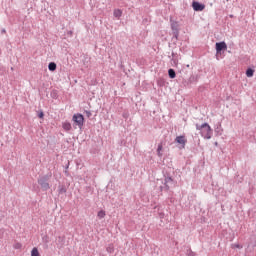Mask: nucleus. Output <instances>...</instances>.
<instances>
[{
    "instance_id": "nucleus-21",
    "label": "nucleus",
    "mask_w": 256,
    "mask_h": 256,
    "mask_svg": "<svg viewBox=\"0 0 256 256\" xmlns=\"http://www.w3.org/2000/svg\"><path fill=\"white\" fill-rule=\"evenodd\" d=\"M172 29H175V27H174V26H172Z\"/></svg>"
},
{
    "instance_id": "nucleus-13",
    "label": "nucleus",
    "mask_w": 256,
    "mask_h": 256,
    "mask_svg": "<svg viewBox=\"0 0 256 256\" xmlns=\"http://www.w3.org/2000/svg\"><path fill=\"white\" fill-rule=\"evenodd\" d=\"M255 73V70L251 69V68H248L247 71H246V76L247 77H253Z\"/></svg>"
},
{
    "instance_id": "nucleus-14",
    "label": "nucleus",
    "mask_w": 256,
    "mask_h": 256,
    "mask_svg": "<svg viewBox=\"0 0 256 256\" xmlns=\"http://www.w3.org/2000/svg\"><path fill=\"white\" fill-rule=\"evenodd\" d=\"M168 75H169L170 79H175V77H176L175 70L169 69Z\"/></svg>"
},
{
    "instance_id": "nucleus-7",
    "label": "nucleus",
    "mask_w": 256,
    "mask_h": 256,
    "mask_svg": "<svg viewBox=\"0 0 256 256\" xmlns=\"http://www.w3.org/2000/svg\"><path fill=\"white\" fill-rule=\"evenodd\" d=\"M121 15H123V11H121V9L114 10V17H116V19H120Z\"/></svg>"
},
{
    "instance_id": "nucleus-3",
    "label": "nucleus",
    "mask_w": 256,
    "mask_h": 256,
    "mask_svg": "<svg viewBox=\"0 0 256 256\" xmlns=\"http://www.w3.org/2000/svg\"><path fill=\"white\" fill-rule=\"evenodd\" d=\"M47 181V176H43L38 179V183L42 187V189H44V191H47L49 189V182Z\"/></svg>"
},
{
    "instance_id": "nucleus-5",
    "label": "nucleus",
    "mask_w": 256,
    "mask_h": 256,
    "mask_svg": "<svg viewBox=\"0 0 256 256\" xmlns=\"http://www.w3.org/2000/svg\"><path fill=\"white\" fill-rule=\"evenodd\" d=\"M227 43L225 42H217L216 43V52L221 53V51H226Z\"/></svg>"
},
{
    "instance_id": "nucleus-11",
    "label": "nucleus",
    "mask_w": 256,
    "mask_h": 256,
    "mask_svg": "<svg viewBox=\"0 0 256 256\" xmlns=\"http://www.w3.org/2000/svg\"><path fill=\"white\" fill-rule=\"evenodd\" d=\"M48 69L49 71H55L57 69V64H55V62L49 63Z\"/></svg>"
},
{
    "instance_id": "nucleus-19",
    "label": "nucleus",
    "mask_w": 256,
    "mask_h": 256,
    "mask_svg": "<svg viewBox=\"0 0 256 256\" xmlns=\"http://www.w3.org/2000/svg\"><path fill=\"white\" fill-rule=\"evenodd\" d=\"M234 247H237V249H241V246H239L238 244L234 245Z\"/></svg>"
},
{
    "instance_id": "nucleus-18",
    "label": "nucleus",
    "mask_w": 256,
    "mask_h": 256,
    "mask_svg": "<svg viewBox=\"0 0 256 256\" xmlns=\"http://www.w3.org/2000/svg\"><path fill=\"white\" fill-rule=\"evenodd\" d=\"M38 117H39L40 119H43V117H45V114H44L43 112H41V113L38 115Z\"/></svg>"
},
{
    "instance_id": "nucleus-20",
    "label": "nucleus",
    "mask_w": 256,
    "mask_h": 256,
    "mask_svg": "<svg viewBox=\"0 0 256 256\" xmlns=\"http://www.w3.org/2000/svg\"><path fill=\"white\" fill-rule=\"evenodd\" d=\"M58 239H59L60 241H63V238H61V237H58Z\"/></svg>"
},
{
    "instance_id": "nucleus-2",
    "label": "nucleus",
    "mask_w": 256,
    "mask_h": 256,
    "mask_svg": "<svg viewBox=\"0 0 256 256\" xmlns=\"http://www.w3.org/2000/svg\"><path fill=\"white\" fill-rule=\"evenodd\" d=\"M72 120L74 121V123L79 127V129L83 128V125L85 123V118L83 117L82 114H75L72 117Z\"/></svg>"
},
{
    "instance_id": "nucleus-8",
    "label": "nucleus",
    "mask_w": 256,
    "mask_h": 256,
    "mask_svg": "<svg viewBox=\"0 0 256 256\" xmlns=\"http://www.w3.org/2000/svg\"><path fill=\"white\" fill-rule=\"evenodd\" d=\"M62 127H63L64 131H71V129H72L71 123H69V122H64L62 124Z\"/></svg>"
},
{
    "instance_id": "nucleus-16",
    "label": "nucleus",
    "mask_w": 256,
    "mask_h": 256,
    "mask_svg": "<svg viewBox=\"0 0 256 256\" xmlns=\"http://www.w3.org/2000/svg\"><path fill=\"white\" fill-rule=\"evenodd\" d=\"M21 247H23V245L19 242H17L15 245H14V249H21Z\"/></svg>"
},
{
    "instance_id": "nucleus-17",
    "label": "nucleus",
    "mask_w": 256,
    "mask_h": 256,
    "mask_svg": "<svg viewBox=\"0 0 256 256\" xmlns=\"http://www.w3.org/2000/svg\"><path fill=\"white\" fill-rule=\"evenodd\" d=\"M107 252H108V253H113V245H110V246L107 248Z\"/></svg>"
},
{
    "instance_id": "nucleus-6",
    "label": "nucleus",
    "mask_w": 256,
    "mask_h": 256,
    "mask_svg": "<svg viewBox=\"0 0 256 256\" xmlns=\"http://www.w3.org/2000/svg\"><path fill=\"white\" fill-rule=\"evenodd\" d=\"M192 7L194 11H204L205 10V5L201 4L199 2H193Z\"/></svg>"
},
{
    "instance_id": "nucleus-12",
    "label": "nucleus",
    "mask_w": 256,
    "mask_h": 256,
    "mask_svg": "<svg viewBox=\"0 0 256 256\" xmlns=\"http://www.w3.org/2000/svg\"><path fill=\"white\" fill-rule=\"evenodd\" d=\"M31 256H41V254L39 253V249H37V247H34L32 249Z\"/></svg>"
},
{
    "instance_id": "nucleus-4",
    "label": "nucleus",
    "mask_w": 256,
    "mask_h": 256,
    "mask_svg": "<svg viewBox=\"0 0 256 256\" xmlns=\"http://www.w3.org/2000/svg\"><path fill=\"white\" fill-rule=\"evenodd\" d=\"M175 142L181 145L182 149H185V145H187V138L185 136H177L175 138Z\"/></svg>"
},
{
    "instance_id": "nucleus-10",
    "label": "nucleus",
    "mask_w": 256,
    "mask_h": 256,
    "mask_svg": "<svg viewBox=\"0 0 256 256\" xmlns=\"http://www.w3.org/2000/svg\"><path fill=\"white\" fill-rule=\"evenodd\" d=\"M106 215H107V214L105 213L104 210H100V211H98V213H97L98 219H105V216H106Z\"/></svg>"
},
{
    "instance_id": "nucleus-9",
    "label": "nucleus",
    "mask_w": 256,
    "mask_h": 256,
    "mask_svg": "<svg viewBox=\"0 0 256 256\" xmlns=\"http://www.w3.org/2000/svg\"><path fill=\"white\" fill-rule=\"evenodd\" d=\"M161 151H163V143H160L158 145V148H157V155H158V157H163V153H161Z\"/></svg>"
},
{
    "instance_id": "nucleus-1",
    "label": "nucleus",
    "mask_w": 256,
    "mask_h": 256,
    "mask_svg": "<svg viewBox=\"0 0 256 256\" xmlns=\"http://www.w3.org/2000/svg\"><path fill=\"white\" fill-rule=\"evenodd\" d=\"M196 129L204 139H211L213 137V129H211V126L207 123L202 125L196 124Z\"/></svg>"
},
{
    "instance_id": "nucleus-15",
    "label": "nucleus",
    "mask_w": 256,
    "mask_h": 256,
    "mask_svg": "<svg viewBox=\"0 0 256 256\" xmlns=\"http://www.w3.org/2000/svg\"><path fill=\"white\" fill-rule=\"evenodd\" d=\"M166 187H169V184L173 183V179L171 178H166Z\"/></svg>"
}]
</instances>
